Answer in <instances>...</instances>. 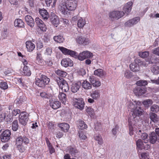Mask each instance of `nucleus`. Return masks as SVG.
I'll return each instance as SVG.
<instances>
[{
    "instance_id": "nucleus-25",
    "label": "nucleus",
    "mask_w": 159,
    "mask_h": 159,
    "mask_svg": "<svg viewBox=\"0 0 159 159\" xmlns=\"http://www.w3.org/2000/svg\"><path fill=\"white\" fill-rule=\"evenodd\" d=\"M39 13L44 20H47L48 19L49 17L48 13L46 10L44 9H40Z\"/></svg>"
},
{
    "instance_id": "nucleus-57",
    "label": "nucleus",
    "mask_w": 159,
    "mask_h": 159,
    "mask_svg": "<svg viewBox=\"0 0 159 159\" xmlns=\"http://www.w3.org/2000/svg\"><path fill=\"white\" fill-rule=\"evenodd\" d=\"M79 136L81 139L85 140L87 138V136L84 134V133L82 131L79 132Z\"/></svg>"
},
{
    "instance_id": "nucleus-38",
    "label": "nucleus",
    "mask_w": 159,
    "mask_h": 159,
    "mask_svg": "<svg viewBox=\"0 0 159 159\" xmlns=\"http://www.w3.org/2000/svg\"><path fill=\"white\" fill-rule=\"evenodd\" d=\"M136 144L137 147L140 150L145 148L144 147L143 142L141 139H139L136 141Z\"/></svg>"
},
{
    "instance_id": "nucleus-40",
    "label": "nucleus",
    "mask_w": 159,
    "mask_h": 159,
    "mask_svg": "<svg viewBox=\"0 0 159 159\" xmlns=\"http://www.w3.org/2000/svg\"><path fill=\"white\" fill-rule=\"evenodd\" d=\"M55 73L57 75L63 77H65L67 75L66 72L61 70H55Z\"/></svg>"
},
{
    "instance_id": "nucleus-20",
    "label": "nucleus",
    "mask_w": 159,
    "mask_h": 159,
    "mask_svg": "<svg viewBox=\"0 0 159 159\" xmlns=\"http://www.w3.org/2000/svg\"><path fill=\"white\" fill-rule=\"evenodd\" d=\"M132 4L133 2H128L124 6L123 8V10L127 15L130 12Z\"/></svg>"
},
{
    "instance_id": "nucleus-4",
    "label": "nucleus",
    "mask_w": 159,
    "mask_h": 159,
    "mask_svg": "<svg viewBox=\"0 0 159 159\" xmlns=\"http://www.w3.org/2000/svg\"><path fill=\"white\" fill-rule=\"evenodd\" d=\"M29 139L25 136H18L16 140V144L17 146H19L22 145L23 143L25 145H28L29 143Z\"/></svg>"
},
{
    "instance_id": "nucleus-16",
    "label": "nucleus",
    "mask_w": 159,
    "mask_h": 159,
    "mask_svg": "<svg viewBox=\"0 0 159 159\" xmlns=\"http://www.w3.org/2000/svg\"><path fill=\"white\" fill-rule=\"evenodd\" d=\"M146 91V89L144 87H137L134 89V92L136 95L140 96L145 93Z\"/></svg>"
},
{
    "instance_id": "nucleus-44",
    "label": "nucleus",
    "mask_w": 159,
    "mask_h": 159,
    "mask_svg": "<svg viewBox=\"0 0 159 159\" xmlns=\"http://www.w3.org/2000/svg\"><path fill=\"white\" fill-rule=\"evenodd\" d=\"M79 127L81 129H86L87 128V125L82 120H79Z\"/></svg>"
},
{
    "instance_id": "nucleus-41",
    "label": "nucleus",
    "mask_w": 159,
    "mask_h": 159,
    "mask_svg": "<svg viewBox=\"0 0 159 159\" xmlns=\"http://www.w3.org/2000/svg\"><path fill=\"white\" fill-rule=\"evenodd\" d=\"M152 72L154 74H157L159 73V68L155 64L152 65L151 68Z\"/></svg>"
},
{
    "instance_id": "nucleus-24",
    "label": "nucleus",
    "mask_w": 159,
    "mask_h": 159,
    "mask_svg": "<svg viewBox=\"0 0 159 159\" xmlns=\"http://www.w3.org/2000/svg\"><path fill=\"white\" fill-rule=\"evenodd\" d=\"M94 74L100 77H103L106 74V72L102 69H98L94 72Z\"/></svg>"
},
{
    "instance_id": "nucleus-60",
    "label": "nucleus",
    "mask_w": 159,
    "mask_h": 159,
    "mask_svg": "<svg viewBox=\"0 0 159 159\" xmlns=\"http://www.w3.org/2000/svg\"><path fill=\"white\" fill-rule=\"evenodd\" d=\"M152 52L155 55L159 56V47L152 49Z\"/></svg>"
},
{
    "instance_id": "nucleus-8",
    "label": "nucleus",
    "mask_w": 159,
    "mask_h": 159,
    "mask_svg": "<svg viewBox=\"0 0 159 159\" xmlns=\"http://www.w3.org/2000/svg\"><path fill=\"white\" fill-rule=\"evenodd\" d=\"M93 56L92 53L89 51H85L80 53L78 56V58L80 60L83 61L84 59L92 57Z\"/></svg>"
},
{
    "instance_id": "nucleus-9",
    "label": "nucleus",
    "mask_w": 159,
    "mask_h": 159,
    "mask_svg": "<svg viewBox=\"0 0 159 159\" xmlns=\"http://www.w3.org/2000/svg\"><path fill=\"white\" fill-rule=\"evenodd\" d=\"M141 104V102L139 101H134L133 102L129 101L128 102L127 104L128 110L132 112L135 109L137 108L138 106H140Z\"/></svg>"
},
{
    "instance_id": "nucleus-58",
    "label": "nucleus",
    "mask_w": 159,
    "mask_h": 159,
    "mask_svg": "<svg viewBox=\"0 0 159 159\" xmlns=\"http://www.w3.org/2000/svg\"><path fill=\"white\" fill-rule=\"evenodd\" d=\"M124 74L125 76L128 78H130L132 75L131 73L129 70H126Z\"/></svg>"
},
{
    "instance_id": "nucleus-55",
    "label": "nucleus",
    "mask_w": 159,
    "mask_h": 159,
    "mask_svg": "<svg viewBox=\"0 0 159 159\" xmlns=\"http://www.w3.org/2000/svg\"><path fill=\"white\" fill-rule=\"evenodd\" d=\"M67 55H70V56L73 57H76L78 55V54L76 52L70 50Z\"/></svg>"
},
{
    "instance_id": "nucleus-14",
    "label": "nucleus",
    "mask_w": 159,
    "mask_h": 159,
    "mask_svg": "<svg viewBox=\"0 0 159 159\" xmlns=\"http://www.w3.org/2000/svg\"><path fill=\"white\" fill-rule=\"evenodd\" d=\"M76 40V42L80 44L85 45L89 43V40L88 39L82 36H78Z\"/></svg>"
},
{
    "instance_id": "nucleus-54",
    "label": "nucleus",
    "mask_w": 159,
    "mask_h": 159,
    "mask_svg": "<svg viewBox=\"0 0 159 159\" xmlns=\"http://www.w3.org/2000/svg\"><path fill=\"white\" fill-rule=\"evenodd\" d=\"M86 111L90 116L93 115L94 113L93 109L91 107H88L86 109Z\"/></svg>"
},
{
    "instance_id": "nucleus-62",
    "label": "nucleus",
    "mask_w": 159,
    "mask_h": 159,
    "mask_svg": "<svg viewBox=\"0 0 159 159\" xmlns=\"http://www.w3.org/2000/svg\"><path fill=\"white\" fill-rule=\"evenodd\" d=\"M118 125H116L115 128H113L112 130V134L114 135H116V134L118 130Z\"/></svg>"
},
{
    "instance_id": "nucleus-56",
    "label": "nucleus",
    "mask_w": 159,
    "mask_h": 159,
    "mask_svg": "<svg viewBox=\"0 0 159 159\" xmlns=\"http://www.w3.org/2000/svg\"><path fill=\"white\" fill-rule=\"evenodd\" d=\"M140 156L141 157V158L142 159H148L149 158L148 154L145 152L141 153Z\"/></svg>"
},
{
    "instance_id": "nucleus-28",
    "label": "nucleus",
    "mask_w": 159,
    "mask_h": 159,
    "mask_svg": "<svg viewBox=\"0 0 159 159\" xmlns=\"http://www.w3.org/2000/svg\"><path fill=\"white\" fill-rule=\"evenodd\" d=\"M82 86L84 89H89L92 88V84L86 80H84L82 83Z\"/></svg>"
},
{
    "instance_id": "nucleus-12",
    "label": "nucleus",
    "mask_w": 159,
    "mask_h": 159,
    "mask_svg": "<svg viewBox=\"0 0 159 159\" xmlns=\"http://www.w3.org/2000/svg\"><path fill=\"white\" fill-rule=\"evenodd\" d=\"M140 18L137 17L132 19L129 20L125 23V25L128 27H131L136 24L140 20Z\"/></svg>"
},
{
    "instance_id": "nucleus-22",
    "label": "nucleus",
    "mask_w": 159,
    "mask_h": 159,
    "mask_svg": "<svg viewBox=\"0 0 159 159\" xmlns=\"http://www.w3.org/2000/svg\"><path fill=\"white\" fill-rule=\"evenodd\" d=\"M25 20L27 24L31 27H33L34 25V21L32 17L29 15L25 16Z\"/></svg>"
},
{
    "instance_id": "nucleus-6",
    "label": "nucleus",
    "mask_w": 159,
    "mask_h": 159,
    "mask_svg": "<svg viewBox=\"0 0 159 159\" xmlns=\"http://www.w3.org/2000/svg\"><path fill=\"white\" fill-rule=\"evenodd\" d=\"M64 1L70 11L76 9L77 5V0H64Z\"/></svg>"
},
{
    "instance_id": "nucleus-23",
    "label": "nucleus",
    "mask_w": 159,
    "mask_h": 159,
    "mask_svg": "<svg viewBox=\"0 0 159 159\" xmlns=\"http://www.w3.org/2000/svg\"><path fill=\"white\" fill-rule=\"evenodd\" d=\"M49 102L50 106L54 109L58 108L61 105L60 102L57 101H53L52 100L51 101L50 99Z\"/></svg>"
},
{
    "instance_id": "nucleus-59",
    "label": "nucleus",
    "mask_w": 159,
    "mask_h": 159,
    "mask_svg": "<svg viewBox=\"0 0 159 159\" xmlns=\"http://www.w3.org/2000/svg\"><path fill=\"white\" fill-rule=\"evenodd\" d=\"M19 151L21 152H23L25 150L26 146L24 147L23 145H21L19 146H17Z\"/></svg>"
},
{
    "instance_id": "nucleus-27",
    "label": "nucleus",
    "mask_w": 159,
    "mask_h": 159,
    "mask_svg": "<svg viewBox=\"0 0 159 159\" xmlns=\"http://www.w3.org/2000/svg\"><path fill=\"white\" fill-rule=\"evenodd\" d=\"M90 95L93 99H97L99 98L100 97V91L98 90H94L91 94Z\"/></svg>"
},
{
    "instance_id": "nucleus-21",
    "label": "nucleus",
    "mask_w": 159,
    "mask_h": 159,
    "mask_svg": "<svg viewBox=\"0 0 159 159\" xmlns=\"http://www.w3.org/2000/svg\"><path fill=\"white\" fill-rule=\"evenodd\" d=\"M26 47L29 52H31L34 50L35 47L34 44L31 41H27L25 43Z\"/></svg>"
},
{
    "instance_id": "nucleus-11",
    "label": "nucleus",
    "mask_w": 159,
    "mask_h": 159,
    "mask_svg": "<svg viewBox=\"0 0 159 159\" xmlns=\"http://www.w3.org/2000/svg\"><path fill=\"white\" fill-rule=\"evenodd\" d=\"M28 115L25 112L20 113L19 116L20 123L23 125H25L28 121Z\"/></svg>"
},
{
    "instance_id": "nucleus-47",
    "label": "nucleus",
    "mask_w": 159,
    "mask_h": 159,
    "mask_svg": "<svg viewBox=\"0 0 159 159\" xmlns=\"http://www.w3.org/2000/svg\"><path fill=\"white\" fill-rule=\"evenodd\" d=\"M12 128L13 130L16 131L18 128V125L17 120H15L12 123Z\"/></svg>"
},
{
    "instance_id": "nucleus-34",
    "label": "nucleus",
    "mask_w": 159,
    "mask_h": 159,
    "mask_svg": "<svg viewBox=\"0 0 159 159\" xmlns=\"http://www.w3.org/2000/svg\"><path fill=\"white\" fill-rule=\"evenodd\" d=\"M149 115L151 120L153 122L155 123L158 122L159 120V118L157 116L156 114L151 112L150 113Z\"/></svg>"
},
{
    "instance_id": "nucleus-39",
    "label": "nucleus",
    "mask_w": 159,
    "mask_h": 159,
    "mask_svg": "<svg viewBox=\"0 0 159 159\" xmlns=\"http://www.w3.org/2000/svg\"><path fill=\"white\" fill-rule=\"evenodd\" d=\"M54 40L57 43H62L64 41V39L63 36L61 35L55 36L53 37Z\"/></svg>"
},
{
    "instance_id": "nucleus-49",
    "label": "nucleus",
    "mask_w": 159,
    "mask_h": 159,
    "mask_svg": "<svg viewBox=\"0 0 159 159\" xmlns=\"http://www.w3.org/2000/svg\"><path fill=\"white\" fill-rule=\"evenodd\" d=\"M59 49L65 55H67L70 49H68L62 47H58Z\"/></svg>"
},
{
    "instance_id": "nucleus-13",
    "label": "nucleus",
    "mask_w": 159,
    "mask_h": 159,
    "mask_svg": "<svg viewBox=\"0 0 159 159\" xmlns=\"http://www.w3.org/2000/svg\"><path fill=\"white\" fill-rule=\"evenodd\" d=\"M89 80L94 87H98L101 84V82L94 76H90Z\"/></svg>"
},
{
    "instance_id": "nucleus-48",
    "label": "nucleus",
    "mask_w": 159,
    "mask_h": 159,
    "mask_svg": "<svg viewBox=\"0 0 159 159\" xmlns=\"http://www.w3.org/2000/svg\"><path fill=\"white\" fill-rule=\"evenodd\" d=\"M41 78L46 85L48 84L50 81V79L45 75H42Z\"/></svg>"
},
{
    "instance_id": "nucleus-30",
    "label": "nucleus",
    "mask_w": 159,
    "mask_h": 159,
    "mask_svg": "<svg viewBox=\"0 0 159 159\" xmlns=\"http://www.w3.org/2000/svg\"><path fill=\"white\" fill-rule=\"evenodd\" d=\"M58 126L64 132L67 131L69 128V125L67 123H60L58 125Z\"/></svg>"
},
{
    "instance_id": "nucleus-42",
    "label": "nucleus",
    "mask_w": 159,
    "mask_h": 159,
    "mask_svg": "<svg viewBox=\"0 0 159 159\" xmlns=\"http://www.w3.org/2000/svg\"><path fill=\"white\" fill-rule=\"evenodd\" d=\"M152 103V100L150 99L145 100L143 102V103L144 107L147 108Z\"/></svg>"
},
{
    "instance_id": "nucleus-10",
    "label": "nucleus",
    "mask_w": 159,
    "mask_h": 159,
    "mask_svg": "<svg viewBox=\"0 0 159 159\" xmlns=\"http://www.w3.org/2000/svg\"><path fill=\"white\" fill-rule=\"evenodd\" d=\"M143 110L141 107L138 106L137 108L135 109L134 111L131 112V114L132 116H131L129 119V122L131 121V120L132 118L134 119L135 117L137 116H139L143 114Z\"/></svg>"
},
{
    "instance_id": "nucleus-17",
    "label": "nucleus",
    "mask_w": 159,
    "mask_h": 159,
    "mask_svg": "<svg viewBox=\"0 0 159 159\" xmlns=\"http://www.w3.org/2000/svg\"><path fill=\"white\" fill-rule=\"evenodd\" d=\"M61 65L65 67L68 66H73L72 61L69 58L63 59L61 61Z\"/></svg>"
},
{
    "instance_id": "nucleus-18",
    "label": "nucleus",
    "mask_w": 159,
    "mask_h": 159,
    "mask_svg": "<svg viewBox=\"0 0 159 159\" xmlns=\"http://www.w3.org/2000/svg\"><path fill=\"white\" fill-rule=\"evenodd\" d=\"M81 84L80 82L73 83L71 87V91L74 93L77 92L80 87Z\"/></svg>"
},
{
    "instance_id": "nucleus-29",
    "label": "nucleus",
    "mask_w": 159,
    "mask_h": 159,
    "mask_svg": "<svg viewBox=\"0 0 159 159\" xmlns=\"http://www.w3.org/2000/svg\"><path fill=\"white\" fill-rule=\"evenodd\" d=\"M58 97L61 102L65 104L66 102V94L60 92Z\"/></svg>"
},
{
    "instance_id": "nucleus-15",
    "label": "nucleus",
    "mask_w": 159,
    "mask_h": 159,
    "mask_svg": "<svg viewBox=\"0 0 159 159\" xmlns=\"http://www.w3.org/2000/svg\"><path fill=\"white\" fill-rule=\"evenodd\" d=\"M35 22L41 30L43 31H46V25L38 17H37L35 19Z\"/></svg>"
},
{
    "instance_id": "nucleus-31",
    "label": "nucleus",
    "mask_w": 159,
    "mask_h": 159,
    "mask_svg": "<svg viewBox=\"0 0 159 159\" xmlns=\"http://www.w3.org/2000/svg\"><path fill=\"white\" fill-rule=\"evenodd\" d=\"M50 21L52 23L55 25L59 24V21L58 17L57 16H52L50 18Z\"/></svg>"
},
{
    "instance_id": "nucleus-26",
    "label": "nucleus",
    "mask_w": 159,
    "mask_h": 159,
    "mask_svg": "<svg viewBox=\"0 0 159 159\" xmlns=\"http://www.w3.org/2000/svg\"><path fill=\"white\" fill-rule=\"evenodd\" d=\"M14 25L15 27L23 28L24 27V23L22 20L20 19H16L14 21Z\"/></svg>"
},
{
    "instance_id": "nucleus-5",
    "label": "nucleus",
    "mask_w": 159,
    "mask_h": 159,
    "mask_svg": "<svg viewBox=\"0 0 159 159\" xmlns=\"http://www.w3.org/2000/svg\"><path fill=\"white\" fill-rule=\"evenodd\" d=\"M73 104L75 107L80 110L84 109V103L82 98H76L73 97Z\"/></svg>"
},
{
    "instance_id": "nucleus-1",
    "label": "nucleus",
    "mask_w": 159,
    "mask_h": 159,
    "mask_svg": "<svg viewBox=\"0 0 159 159\" xmlns=\"http://www.w3.org/2000/svg\"><path fill=\"white\" fill-rule=\"evenodd\" d=\"M56 82L63 91L66 92L69 90V87L68 84L63 79L58 77L57 79Z\"/></svg>"
},
{
    "instance_id": "nucleus-36",
    "label": "nucleus",
    "mask_w": 159,
    "mask_h": 159,
    "mask_svg": "<svg viewBox=\"0 0 159 159\" xmlns=\"http://www.w3.org/2000/svg\"><path fill=\"white\" fill-rule=\"evenodd\" d=\"M35 84L36 85L40 87H44L46 85L44 83L43 81L42 80L41 78L40 79H37L35 81Z\"/></svg>"
},
{
    "instance_id": "nucleus-19",
    "label": "nucleus",
    "mask_w": 159,
    "mask_h": 159,
    "mask_svg": "<svg viewBox=\"0 0 159 159\" xmlns=\"http://www.w3.org/2000/svg\"><path fill=\"white\" fill-rule=\"evenodd\" d=\"M156 133L152 132L149 134V140L151 143H155L157 140L158 141V138Z\"/></svg>"
},
{
    "instance_id": "nucleus-32",
    "label": "nucleus",
    "mask_w": 159,
    "mask_h": 159,
    "mask_svg": "<svg viewBox=\"0 0 159 159\" xmlns=\"http://www.w3.org/2000/svg\"><path fill=\"white\" fill-rule=\"evenodd\" d=\"M68 151L72 156L76 157V154L78 152V150L75 148L70 147L68 148Z\"/></svg>"
},
{
    "instance_id": "nucleus-43",
    "label": "nucleus",
    "mask_w": 159,
    "mask_h": 159,
    "mask_svg": "<svg viewBox=\"0 0 159 159\" xmlns=\"http://www.w3.org/2000/svg\"><path fill=\"white\" fill-rule=\"evenodd\" d=\"M139 55L141 58H147L149 55V52L148 51H145L143 52H139Z\"/></svg>"
},
{
    "instance_id": "nucleus-63",
    "label": "nucleus",
    "mask_w": 159,
    "mask_h": 159,
    "mask_svg": "<svg viewBox=\"0 0 159 159\" xmlns=\"http://www.w3.org/2000/svg\"><path fill=\"white\" fill-rule=\"evenodd\" d=\"M6 116L4 113H2L0 115V122L3 121L5 118Z\"/></svg>"
},
{
    "instance_id": "nucleus-46",
    "label": "nucleus",
    "mask_w": 159,
    "mask_h": 159,
    "mask_svg": "<svg viewBox=\"0 0 159 159\" xmlns=\"http://www.w3.org/2000/svg\"><path fill=\"white\" fill-rule=\"evenodd\" d=\"M95 139L96 141H98V143L99 144L101 145L103 143V142L100 135H96L95 137Z\"/></svg>"
},
{
    "instance_id": "nucleus-2",
    "label": "nucleus",
    "mask_w": 159,
    "mask_h": 159,
    "mask_svg": "<svg viewBox=\"0 0 159 159\" xmlns=\"http://www.w3.org/2000/svg\"><path fill=\"white\" fill-rule=\"evenodd\" d=\"M124 14V12L122 11H113L109 13V17L111 20L113 21L120 18Z\"/></svg>"
},
{
    "instance_id": "nucleus-3",
    "label": "nucleus",
    "mask_w": 159,
    "mask_h": 159,
    "mask_svg": "<svg viewBox=\"0 0 159 159\" xmlns=\"http://www.w3.org/2000/svg\"><path fill=\"white\" fill-rule=\"evenodd\" d=\"M58 9L60 12L64 16H68L70 14V11L67 7L65 2L60 3L58 6Z\"/></svg>"
},
{
    "instance_id": "nucleus-33",
    "label": "nucleus",
    "mask_w": 159,
    "mask_h": 159,
    "mask_svg": "<svg viewBox=\"0 0 159 159\" xmlns=\"http://www.w3.org/2000/svg\"><path fill=\"white\" fill-rule=\"evenodd\" d=\"M129 67L131 70L134 72H137L139 70V66L134 62L130 65Z\"/></svg>"
},
{
    "instance_id": "nucleus-35",
    "label": "nucleus",
    "mask_w": 159,
    "mask_h": 159,
    "mask_svg": "<svg viewBox=\"0 0 159 159\" xmlns=\"http://www.w3.org/2000/svg\"><path fill=\"white\" fill-rule=\"evenodd\" d=\"M22 73V74L28 76H30L31 74V72L27 66H24Z\"/></svg>"
},
{
    "instance_id": "nucleus-64",
    "label": "nucleus",
    "mask_w": 159,
    "mask_h": 159,
    "mask_svg": "<svg viewBox=\"0 0 159 159\" xmlns=\"http://www.w3.org/2000/svg\"><path fill=\"white\" fill-rule=\"evenodd\" d=\"M141 62V60L138 58H136L135 59L134 62V63L138 65V66H140Z\"/></svg>"
},
{
    "instance_id": "nucleus-37",
    "label": "nucleus",
    "mask_w": 159,
    "mask_h": 159,
    "mask_svg": "<svg viewBox=\"0 0 159 159\" xmlns=\"http://www.w3.org/2000/svg\"><path fill=\"white\" fill-rule=\"evenodd\" d=\"M86 22L82 18L80 17L78 19L77 23V25L79 28H82L85 24Z\"/></svg>"
},
{
    "instance_id": "nucleus-61",
    "label": "nucleus",
    "mask_w": 159,
    "mask_h": 159,
    "mask_svg": "<svg viewBox=\"0 0 159 159\" xmlns=\"http://www.w3.org/2000/svg\"><path fill=\"white\" fill-rule=\"evenodd\" d=\"M20 110L18 109L13 110L12 112V114L13 116H16L17 114H19L20 113Z\"/></svg>"
},
{
    "instance_id": "nucleus-52",
    "label": "nucleus",
    "mask_w": 159,
    "mask_h": 159,
    "mask_svg": "<svg viewBox=\"0 0 159 159\" xmlns=\"http://www.w3.org/2000/svg\"><path fill=\"white\" fill-rule=\"evenodd\" d=\"M0 87L1 89L5 90L8 88V86L6 82H2L0 83Z\"/></svg>"
},
{
    "instance_id": "nucleus-51",
    "label": "nucleus",
    "mask_w": 159,
    "mask_h": 159,
    "mask_svg": "<svg viewBox=\"0 0 159 159\" xmlns=\"http://www.w3.org/2000/svg\"><path fill=\"white\" fill-rule=\"evenodd\" d=\"M148 135L145 133L142 134L141 135V138L143 140V142L145 143H147L148 142Z\"/></svg>"
},
{
    "instance_id": "nucleus-7",
    "label": "nucleus",
    "mask_w": 159,
    "mask_h": 159,
    "mask_svg": "<svg viewBox=\"0 0 159 159\" xmlns=\"http://www.w3.org/2000/svg\"><path fill=\"white\" fill-rule=\"evenodd\" d=\"M11 132L9 129L3 131L1 134V139L3 142H6L8 141L10 139Z\"/></svg>"
},
{
    "instance_id": "nucleus-45",
    "label": "nucleus",
    "mask_w": 159,
    "mask_h": 159,
    "mask_svg": "<svg viewBox=\"0 0 159 159\" xmlns=\"http://www.w3.org/2000/svg\"><path fill=\"white\" fill-rule=\"evenodd\" d=\"M136 84L139 86H144L148 84V82L146 80H140L136 83Z\"/></svg>"
},
{
    "instance_id": "nucleus-50",
    "label": "nucleus",
    "mask_w": 159,
    "mask_h": 159,
    "mask_svg": "<svg viewBox=\"0 0 159 159\" xmlns=\"http://www.w3.org/2000/svg\"><path fill=\"white\" fill-rule=\"evenodd\" d=\"M150 109L151 111L157 112L159 111V106L154 104L151 107Z\"/></svg>"
},
{
    "instance_id": "nucleus-53",
    "label": "nucleus",
    "mask_w": 159,
    "mask_h": 159,
    "mask_svg": "<svg viewBox=\"0 0 159 159\" xmlns=\"http://www.w3.org/2000/svg\"><path fill=\"white\" fill-rule=\"evenodd\" d=\"M40 95L42 98H49L52 96L51 94H47L44 92L40 93Z\"/></svg>"
}]
</instances>
